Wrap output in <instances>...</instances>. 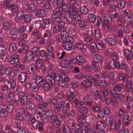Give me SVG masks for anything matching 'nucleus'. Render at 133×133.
<instances>
[{
    "instance_id": "nucleus-1",
    "label": "nucleus",
    "mask_w": 133,
    "mask_h": 133,
    "mask_svg": "<svg viewBox=\"0 0 133 133\" xmlns=\"http://www.w3.org/2000/svg\"><path fill=\"white\" fill-rule=\"evenodd\" d=\"M58 11V9L55 10L54 14L52 15V17L55 19L56 23L58 24V25L62 29L65 25V23L63 20L65 18L66 16L65 14H62L60 12H57Z\"/></svg>"
},
{
    "instance_id": "nucleus-2",
    "label": "nucleus",
    "mask_w": 133,
    "mask_h": 133,
    "mask_svg": "<svg viewBox=\"0 0 133 133\" xmlns=\"http://www.w3.org/2000/svg\"><path fill=\"white\" fill-rule=\"evenodd\" d=\"M104 122L107 125H110L111 129H115L116 132L120 130L121 123L119 121L117 122L113 121V118L111 116L108 117L104 121Z\"/></svg>"
},
{
    "instance_id": "nucleus-3",
    "label": "nucleus",
    "mask_w": 133,
    "mask_h": 133,
    "mask_svg": "<svg viewBox=\"0 0 133 133\" xmlns=\"http://www.w3.org/2000/svg\"><path fill=\"white\" fill-rule=\"evenodd\" d=\"M57 4L59 7L54 9L53 11V14H54V11L55 10L58 9L59 11L62 14H65L63 11L65 12H68L70 8L69 5L67 3L63 1V0H58L57 2Z\"/></svg>"
},
{
    "instance_id": "nucleus-4",
    "label": "nucleus",
    "mask_w": 133,
    "mask_h": 133,
    "mask_svg": "<svg viewBox=\"0 0 133 133\" xmlns=\"http://www.w3.org/2000/svg\"><path fill=\"white\" fill-rule=\"evenodd\" d=\"M48 75L46 78V81L48 84L51 85H54L55 83V81L54 77L55 78L56 80H58V75L55 74L54 72L52 70L48 71Z\"/></svg>"
},
{
    "instance_id": "nucleus-5",
    "label": "nucleus",
    "mask_w": 133,
    "mask_h": 133,
    "mask_svg": "<svg viewBox=\"0 0 133 133\" xmlns=\"http://www.w3.org/2000/svg\"><path fill=\"white\" fill-rule=\"evenodd\" d=\"M57 81H59V83L60 85L63 87H66L68 85L67 82L69 80V78L66 75H62L59 76L58 75Z\"/></svg>"
},
{
    "instance_id": "nucleus-6",
    "label": "nucleus",
    "mask_w": 133,
    "mask_h": 133,
    "mask_svg": "<svg viewBox=\"0 0 133 133\" xmlns=\"http://www.w3.org/2000/svg\"><path fill=\"white\" fill-rule=\"evenodd\" d=\"M70 41L63 42V48L65 50L68 51L71 50L72 47L71 42H73V39L70 40Z\"/></svg>"
},
{
    "instance_id": "nucleus-7",
    "label": "nucleus",
    "mask_w": 133,
    "mask_h": 133,
    "mask_svg": "<svg viewBox=\"0 0 133 133\" xmlns=\"http://www.w3.org/2000/svg\"><path fill=\"white\" fill-rule=\"evenodd\" d=\"M111 93L114 98L122 101L123 99L124 96L122 94L117 93L116 91L114 89L111 91Z\"/></svg>"
},
{
    "instance_id": "nucleus-8",
    "label": "nucleus",
    "mask_w": 133,
    "mask_h": 133,
    "mask_svg": "<svg viewBox=\"0 0 133 133\" xmlns=\"http://www.w3.org/2000/svg\"><path fill=\"white\" fill-rule=\"evenodd\" d=\"M103 20L102 23L103 26L105 25L110 26L111 25L112 20L110 17L106 16H103Z\"/></svg>"
},
{
    "instance_id": "nucleus-9",
    "label": "nucleus",
    "mask_w": 133,
    "mask_h": 133,
    "mask_svg": "<svg viewBox=\"0 0 133 133\" xmlns=\"http://www.w3.org/2000/svg\"><path fill=\"white\" fill-rule=\"evenodd\" d=\"M33 128L35 129H38L40 132H42L43 130V124L42 122H36L33 124Z\"/></svg>"
},
{
    "instance_id": "nucleus-10",
    "label": "nucleus",
    "mask_w": 133,
    "mask_h": 133,
    "mask_svg": "<svg viewBox=\"0 0 133 133\" xmlns=\"http://www.w3.org/2000/svg\"><path fill=\"white\" fill-rule=\"evenodd\" d=\"M8 61L11 64H14L18 62L19 61V59L17 55L15 54L9 58Z\"/></svg>"
},
{
    "instance_id": "nucleus-11",
    "label": "nucleus",
    "mask_w": 133,
    "mask_h": 133,
    "mask_svg": "<svg viewBox=\"0 0 133 133\" xmlns=\"http://www.w3.org/2000/svg\"><path fill=\"white\" fill-rule=\"evenodd\" d=\"M5 105L1 104L0 105V116L4 117L7 115V111Z\"/></svg>"
},
{
    "instance_id": "nucleus-12",
    "label": "nucleus",
    "mask_w": 133,
    "mask_h": 133,
    "mask_svg": "<svg viewBox=\"0 0 133 133\" xmlns=\"http://www.w3.org/2000/svg\"><path fill=\"white\" fill-rule=\"evenodd\" d=\"M63 39V42L70 41V40L73 39L72 38L69 36L68 33L65 31H62L60 33Z\"/></svg>"
},
{
    "instance_id": "nucleus-13",
    "label": "nucleus",
    "mask_w": 133,
    "mask_h": 133,
    "mask_svg": "<svg viewBox=\"0 0 133 133\" xmlns=\"http://www.w3.org/2000/svg\"><path fill=\"white\" fill-rule=\"evenodd\" d=\"M53 113L51 110H47L45 114V116L46 117L44 116V117L43 119V121L44 122L46 123L49 121L48 118L51 117L52 116Z\"/></svg>"
},
{
    "instance_id": "nucleus-14",
    "label": "nucleus",
    "mask_w": 133,
    "mask_h": 133,
    "mask_svg": "<svg viewBox=\"0 0 133 133\" xmlns=\"http://www.w3.org/2000/svg\"><path fill=\"white\" fill-rule=\"evenodd\" d=\"M36 16L38 17L42 18L45 16L44 11L43 9H39L37 10L35 13Z\"/></svg>"
},
{
    "instance_id": "nucleus-15",
    "label": "nucleus",
    "mask_w": 133,
    "mask_h": 133,
    "mask_svg": "<svg viewBox=\"0 0 133 133\" xmlns=\"http://www.w3.org/2000/svg\"><path fill=\"white\" fill-rule=\"evenodd\" d=\"M37 114L36 115L34 116L35 119L37 121H40L41 120H43V118L45 116V112H43H43H41L39 111H37Z\"/></svg>"
},
{
    "instance_id": "nucleus-16",
    "label": "nucleus",
    "mask_w": 133,
    "mask_h": 133,
    "mask_svg": "<svg viewBox=\"0 0 133 133\" xmlns=\"http://www.w3.org/2000/svg\"><path fill=\"white\" fill-rule=\"evenodd\" d=\"M76 108L79 111L80 113H83V102L82 101H79L76 102Z\"/></svg>"
},
{
    "instance_id": "nucleus-17",
    "label": "nucleus",
    "mask_w": 133,
    "mask_h": 133,
    "mask_svg": "<svg viewBox=\"0 0 133 133\" xmlns=\"http://www.w3.org/2000/svg\"><path fill=\"white\" fill-rule=\"evenodd\" d=\"M124 87V85L122 83H119L116 84L115 86L114 89L116 91H117L118 92H121L122 89Z\"/></svg>"
},
{
    "instance_id": "nucleus-18",
    "label": "nucleus",
    "mask_w": 133,
    "mask_h": 133,
    "mask_svg": "<svg viewBox=\"0 0 133 133\" xmlns=\"http://www.w3.org/2000/svg\"><path fill=\"white\" fill-rule=\"evenodd\" d=\"M132 119V116L128 115H125L124 119L123 121L125 123V124L126 125H128Z\"/></svg>"
},
{
    "instance_id": "nucleus-19",
    "label": "nucleus",
    "mask_w": 133,
    "mask_h": 133,
    "mask_svg": "<svg viewBox=\"0 0 133 133\" xmlns=\"http://www.w3.org/2000/svg\"><path fill=\"white\" fill-rule=\"evenodd\" d=\"M119 2H118L117 6L119 9L124 8L126 4L125 0H119Z\"/></svg>"
},
{
    "instance_id": "nucleus-20",
    "label": "nucleus",
    "mask_w": 133,
    "mask_h": 133,
    "mask_svg": "<svg viewBox=\"0 0 133 133\" xmlns=\"http://www.w3.org/2000/svg\"><path fill=\"white\" fill-rule=\"evenodd\" d=\"M131 51L128 49H125L124 51V54L126 58L129 60H131L132 58H131Z\"/></svg>"
},
{
    "instance_id": "nucleus-21",
    "label": "nucleus",
    "mask_w": 133,
    "mask_h": 133,
    "mask_svg": "<svg viewBox=\"0 0 133 133\" xmlns=\"http://www.w3.org/2000/svg\"><path fill=\"white\" fill-rule=\"evenodd\" d=\"M92 34H93V33L94 32V35L95 37L98 39H100L102 37V34L100 30H99L95 29L94 30V32L92 30Z\"/></svg>"
},
{
    "instance_id": "nucleus-22",
    "label": "nucleus",
    "mask_w": 133,
    "mask_h": 133,
    "mask_svg": "<svg viewBox=\"0 0 133 133\" xmlns=\"http://www.w3.org/2000/svg\"><path fill=\"white\" fill-rule=\"evenodd\" d=\"M27 6L29 11L31 13L34 12L36 8V6L33 4H28L27 5Z\"/></svg>"
},
{
    "instance_id": "nucleus-23",
    "label": "nucleus",
    "mask_w": 133,
    "mask_h": 133,
    "mask_svg": "<svg viewBox=\"0 0 133 133\" xmlns=\"http://www.w3.org/2000/svg\"><path fill=\"white\" fill-rule=\"evenodd\" d=\"M94 62H99L101 64L102 63L103 59L102 57L99 55H95L93 57Z\"/></svg>"
},
{
    "instance_id": "nucleus-24",
    "label": "nucleus",
    "mask_w": 133,
    "mask_h": 133,
    "mask_svg": "<svg viewBox=\"0 0 133 133\" xmlns=\"http://www.w3.org/2000/svg\"><path fill=\"white\" fill-rule=\"evenodd\" d=\"M11 68L9 67H7L5 69L2 70L1 72V75L2 76L4 74H8L12 72Z\"/></svg>"
},
{
    "instance_id": "nucleus-25",
    "label": "nucleus",
    "mask_w": 133,
    "mask_h": 133,
    "mask_svg": "<svg viewBox=\"0 0 133 133\" xmlns=\"http://www.w3.org/2000/svg\"><path fill=\"white\" fill-rule=\"evenodd\" d=\"M70 64V61L68 60L63 59L61 62V66L63 68H65L68 66Z\"/></svg>"
},
{
    "instance_id": "nucleus-26",
    "label": "nucleus",
    "mask_w": 133,
    "mask_h": 133,
    "mask_svg": "<svg viewBox=\"0 0 133 133\" xmlns=\"http://www.w3.org/2000/svg\"><path fill=\"white\" fill-rule=\"evenodd\" d=\"M26 74L24 72H21L19 77V79L22 82H25L26 79Z\"/></svg>"
},
{
    "instance_id": "nucleus-27",
    "label": "nucleus",
    "mask_w": 133,
    "mask_h": 133,
    "mask_svg": "<svg viewBox=\"0 0 133 133\" xmlns=\"http://www.w3.org/2000/svg\"><path fill=\"white\" fill-rule=\"evenodd\" d=\"M14 96V94L12 92H7L6 94V98L7 99L8 101L10 102L11 101Z\"/></svg>"
},
{
    "instance_id": "nucleus-28",
    "label": "nucleus",
    "mask_w": 133,
    "mask_h": 133,
    "mask_svg": "<svg viewBox=\"0 0 133 133\" xmlns=\"http://www.w3.org/2000/svg\"><path fill=\"white\" fill-rule=\"evenodd\" d=\"M56 117L54 115H52L50 117V121L51 122H54V125L56 127L59 126V122L57 121L56 120Z\"/></svg>"
},
{
    "instance_id": "nucleus-29",
    "label": "nucleus",
    "mask_w": 133,
    "mask_h": 133,
    "mask_svg": "<svg viewBox=\"0 0 133 133\" xmlns=\"http://www.w3.org/2000/svg\"><path fill=\"white\" fill-rule=\"evenodd\" d=\"M105 41L109 44L112 45H114L116 43V40L112 37H109L106 39Z\"/></svg>"
},
{
    "instance_id": "nucleus-30",
    "label": "nucleus",
    "mask_w": 133,
    "mask_h": 133,
    "mask_svg": "<svg viewBox=\"0 0 133 133\" xmlns=\"http://www.w3.org/2000/svg\"><path fill=\"white\" fill-rule=\"evenodd\" d=\"M76 100L74 96L68 95L66 96V100L71 103H73Z\"/></svg>"
},
{
    "instance_id": "nucleus-31",
    "label": "nucleus",
    "mask_w": 133,
    "mask_h": 133,
    "mask_svg": "<svg viewBox=\"0 0 133 133\" xmlns=\"http://www.w3.org/2000/svg\"><path fill=\"white\" fill-rule=\"evenodd\" d=\"M17 49V46L15 43H11L9 47V51L11 53H13L15 52Z\"/></svg>"
},
{
    "instance_id": "nucleus-32",
    "label": "nucleus",
    "mask_w": 133,
    "mask_h": 133,
    "mask_svg": "<svg viewBox=\"0 0 133 133\" xmlns=\"http://www.w3.org/2000/svg\"><path fill=\"white\" fill-rule=\"evenodd\" d=\"M89 20L92 23H94L95 22L96 17L95 15L92 14H90L88 16Z\"/></svg>"
},
{
    "instance_id": "nucleus-33",
    "label": "nucleus",
    "mask_w": 133,
    "mask_h": 133,
    "mask_svg": "<svg viewBox=\"0 0 133 133\" xmlns=\"http://www.w3.org/2000/svg\"><path fill=\"white\" fill-rule=\"evenodd\" d=\"M96 128L97 129H99L100 130H103L105 128V126L103 123L99 122H97L96 125Z\"/></svg>"
},
{
    "instance_id": "nucleus-34",
    "label": "nucleus",
    "mask_w": 133,
    "mask_h": 133,
    "mask_svg": "<svg viewBox=\"0 0 133 133\" xmlns=\"http://www.w3.org/2000/svg\"><path fill=\"white\" fill-rule=\"evenodd\" d=\"M63 131L65 133H75V131L74 129H72L70 130L67 126L63 128Z\"/></svg>"
},
{
    "instance_id": "nucleus-35",
    "label": "nucleus",
    "mask_w": 133,
    "mask_h": 133,
    "mask_svg": "<svg viewBox=\"0 0 133 133\" xmlns=\"http://www.w3.org/2000/svg\"><path fill=\"white\" fill-rule=\"evenodd\" d=\"M24 15L22 11H19L17 14L16 17V21H18V19L21 20L24 18Z\"/></svg>"
},
{
    "instance_id": "nucleus-36",
    "label": "nucleus",
    "mask_w": 133,
    "mask_h": 133,
    "mask_svg": "<svg viewBox=\"0 0 133 133\" xmlns=\"http://www.w3.org/2000/svg\"><path fill=\"white\" fill-rule=\"evenodd\" d=\"M91 84L87 80H84V89L87 90L88 88L91 86Z\"/></svg>"
},
{
    "instance_id": "nucleus-37",
    "label": "nucleus",
    "mask_w": 133,
    "mask_h": 133,
    "mask_svg": "<svg viewBox=\"0 0 133 133\" xmlns=\"http://www.w3.org/2000/svg\"><path fill=\"white\" fill-rule=\"evenodd\" d=\"M32 35L35 36V38L37 39H39L41 36L39 31L37 30H34L33 32Z\"/></svg>"
},
{
    "instance_id": "nucleus-38",
    "label": "nucleus",
    "mask_w": 133,
    "mask_h": 133,
    "mask_svg": "<svg viewBox=\"0 0 133 133\" xmlns=\"http://www.w3.org/2000/svg\"><path fill=\"white\" fill-rule=\"evenodd\" d=\"M10 8L11 9V11L12 12L15 13L18 12V8L14 4H11L10 6Z\"/></svg>"
},
{
    "instance_id": "nucleus-39",
    "label": "nucleus",
    "mask_w": 133,
    "mask_h": 133,
    "mask_svg": "<svg viewBox=\"0 0 133 133\" xmlns=\"http://www.w3.org/2000/svg\"><path fill=\"white\" fill-rule=\"evenodd\" d=\"M30 96L29 93L27 92L25 93L24 92H21L18 94V97L20 99H22L25 97H28Z\"/></svg>"
},
{
    "instance_id": "nucleus-40",
    "label": "nucleus",
    "mask_w": 133,
    "mask_h": 133,
    "mask_svg": "<svg viewBox=\"0 0 133 133\" xmlns=\"http://www.w3.org/2000/svg\"><path fill=\"white\" fill-rule=\"evenodd\" d=\"M10 34L11 35H17L19 34V30L17 28L12 29L10 32Z\"/></svg>"
},
{
    "instance_id": "nucleus-41",
    "label": "nucleus",
    "mask_w": 133,
    "mask_h": 133,
    "mask_svg": "<svg viewBox=\"0 0 133 133\" xmlns=\"http://www.w3.org/2000/svg\"><path fill=\"white\" fill-rule=\"evenodd\" d=\"M105 46V44L104 43H103L101 42H98L97 43V49L99 50H101L104 48Z\"/></svg>"
},
{
    "instance_id": "nucleus-42",
    "label": "nucleus",
    "mask_w": 133,
    "mask_h": 133,
    "mask_svg": "<svg viewBox=\"0 0 133 133\" xmlns=\"http://www.w3.org/2000/svg\"><path fill=\"white\" fill-rule=\"evenodd\" d=\"M107 83L103 79H101L99 81V85L103 88L106 87Z\"/></svg>"
},
{
    "instance_id": "nucleus-43",
    "label": "nucleus",
    "mask_w": 133,
    "mask_h": 133,
    "mask_svg": "<svg viewBox=\"0 0 133 133\" xmlns=\"http://www.w3.org/2000/svg\"><path fill=\"white\" fill-rule=\"evenodd\" d=\"M61 29H62L58 25H56L53 27V31L54 33L57 34L58 33Z\"/></svg>"
},
{
    "instance_id": "nucleus-44",
    "label": "nucleus",
    "mask_w": 133,
    "mask_h": 133,
    "mask_svg": "<svg viewBox=\"0 0 133 133\" xmlns=\"http://www.w3.org/2000/svg\"><path fill=\"white\" fill-rule=\"evenodd\" d=\"M12 0H4L2 6L4 8H6L9 6V3L11 2Z\"/></svg>"
},
{
    "instance_id": "nucleus-45",
    "label": "nucleus",
    "mask_w": 133,
    "mask_h": 133,
    "mask_svg": "<svg viewBox=\"0 0 133 133\" xmlns=\"http://www.w3.org/2000/svg\"><path fill=\"white\" fill-rule=\"evenodd\" d=\"M33 57H34V56L30 54L29 52L25 57L24 60L26 62L29 61L32 59Z\"/></svg>"
},
{
    "instance_id": "nucleus-46",
    "label": "nucleus",
    "mask_w": 133,
    "mask_h": 133,
    "mask_svg": "<svg viewBox=\"0 0 133 133\" xmlns=\"http://www.w3.org/2000/svg\"><path fill=\"white\" fill-rule=\"evenodd\" d=\"M33 57H34V56L30 54L29 52L25 57L24 60L26 62L29 61L32 59Z\"/></svg>"
},
{
    "instance_id": "nucleus-47",
    "label": "nucleus",
    "mask_w": 133,
    "mask_h": 133,
    "mask_svg": "<svg viewBox=\"0 0 133 133\" xmlns=\"http://www.w3.org/2000/svg\"><path fill=\"white\" fill-rule=\"evenodd\" d=\"M43 106L42 104L40 103H38L37 104V107L38 108L37 110V111L43 112H43H45L44 111L43 109Z\"/></svg>"
},
{
    "instance_id": "nucleus-48",
    "label": "nucleus",
    "mask_w": 133,
    "mask_h": 133,
    "mask_svg": "<svg viewBox=\"0 0 133 133\" xmlns=\"http://www.w3.org/2000/svg\"><path fill=\"white\" fill-rule=\"evenodd\" d=\"M129 17H130V18H131V16L130 17L129 16H128V19H127L126 21L127 22L126 23L131 28H133V21L132 20H129ZM126 22V21L125 22Z\"/></svg>"
},
{
    "instance_id": "nucleus-49",
    "label": "nucleus",
    "mask_w": 133,
    "mask_h": 133,
    "mask_svg": "<svg viewBox=\"0 0 133 133\" xmlns=\"http://www.w3.org/2000/svg\"><path fill=\"white\" fill-rule=\"evenodd\" d=\"M4 29L5 30H8L11 27V24L8 22H5L3 25Z\"/></svg>"
},
{
    "instance_id": "nucleus-50",
    "label": "nucleus",
    "mask_w": 133,
    "mask_h": 133,
    "mask_svg": "<svg viewBox=\"0 0 133 133\" xmlns=\"http://www.w3.org/2000/svg\"><path fill=\"white\" fill-rule=\"evenodd\" d=\"M75 47L76 48L82 50L83 48V43L82 42H78L75 44Z\"/></svg>"
},
{
    "instance_id": "nucleus-51",
    "label": "nucleus",
    "mask_w": 133,
    "mask_h": 133,
    "mask_svg": "<svg viewBox=\"0 0 133 133\" xmlns=\"http://www.w3.org/2000/svg\"><path fill=\"white\" fill-rule=\"evenodd\" d=\"M94 98L95 100H97L100 97V95L98 90H94Z\"/></svg>"
},
{
    "instance_id": "nucleus-52",
    "label": "nucleus",
    "mask_w": 133,
    "mask_h": 133,
    "mask_svg": "<svg viewBox=\"0 0 133 133\" xmlns=\"http://www.w3.org/2000/svg\"><path fill=\"white\" fill-rule=\"evenodd\" d=\"M38 52V48L37 47H35L33 48L31 52H29L30 54H31L33 56L36 55V54Z\"/></svg>"
},
{
    "instance_id": "nucleus-53",
    "label": "nucleus",
    "mask_w": 133,
    "mask_h": 133,
    "mask_svg": "<svg viewBox=\"0 0 133 133\" xmlns=\"http://www.w3.org/2000/svg\"><path fill=\"white\" fill-rule=\"evenodd\" d=\"M91 66L92 69L96 72H97L99 69V67L96 64L92 62Z\"/></svg>"
},
{
    "instance_id": "nucleus-54",
    "label": "nucleus",
    "mask_w": 133,
    "mask_h": 133,
    "mask_svg": "<svg viewBox=\"0 0 133 133\" xmlns=\"http://www.w3.org/2000/svg\"><path fill=\"white\" fill-rule=\"evenodd\" d=\"M7 81L8 84V85L10 88H14L16 85L15 82L14 80H11L10 82Z\"/></svg>"
},
{
    "instance_id": "nucleus-55",
    "label": "nucleus",
    "mask_w": 133,
    "mask_h": 133,
    "mask_svg": "<svg viewBox=\"0 0 133 133\" xmlns=\"http://www.w3.org/2000/svg\"><path fill=\"white\" fill-rule=\"evenodd\" d=\"M76 57L78 62V64L80 65H82L83 63V57L80 56H78Z\"/></svg>"
},
{
    "instance_id": "nucleus-56",
    "label": "nucleus",
    "mask_w": 133,
    "mask_h": 133,
    "mask_svg": "<svg viewBox=\"0 0 133 133\" xmlns=\"http://www.w3.org/2000/svg\"><path fill=\"white\" fill-rule=\"evenodd\" d=\"M78 12L77 10V8L76 7L72 8L71 11L69 12V14L71 15L75 16Z\"/></svg>"
},
{
    "instance_id": "nucleus-57",
    "label": "nucleus",
    "mask_w": 133,
    "mask_h": 133,
    "mask_svg": "<svg viewBox=\"0 0 133 133\" xmlns=\"http://www.w3.org/2000/svg\"><path fill=\"white\" fill-rule=\"evenodd\" d=\"M24 109L23 108H19L16 110V113L21 115H23L25 113Z\"/></svg>"
},
{
    "instance_id": "nucleus-58",
    "label": "nucleus",
    "mask_w": 133,
    "mask_h": 133,
    "mask_svg": "<svg viewBox=\"0 0 133 133\" xmlns=\"http://www.w3.org/2000/svg\"><path fill=\"white\" fill-rule=\"evenodd\" d=\"M37 121L33 118H29L28 121V123L29 124L31 125L33 127V124L37 122Z\"/></svg>"
},
{
    "instance_id": "nucleus-59",
    "label": "nucleus",
    "mask_w": 133,
    "mask_h": 133,
    "mask_svg": "<svg viewBox=\"0 0 133 133\" xmlns=\"http://www.w3.org/2000/svg\"><path fill=\"white\" fill-rule=\"evenodd\" d=\"M31 16L30 15L27 14L24 16V20L26 22H30L31 21Z\"/></svg>"
},
{
    "instance_id": "nucleus-60",
    "label": "nucleus",
    "mask_w": 133,
    "mask_h": 133,
    "mask_svg": "<svg viewBox=\"0 0 133 133\" xmlns=\"http://www.w3.org/2000/svg\"><path fill=\"white\" fill-rule=\"evenodd\" d=\"M6 107L7 112H10L13 110L14 107L12 104H10L8 105Z\"/></svg>"
},
{
    "instance_id": "nucleus-61",
    "label": "nucleus",
    "mask_w": 133,
    "mask_h": 133,
    "mask_svg": "<svg viewBox=\"0 0 133 133\" xmlns=\"http://www.w3.org/2000/svg\"><path fill=\"white\" fill-rule=\"evenodd\" d=\"M42 76H36L35 74H33L31 76V79L34 80H36V81L35 82H37L38 83V81L39 80V79H41Z\"/></svg>"
},
{
    "instance_id": "nucleus-62",
    "label": "nucleus",
    "mask_w": 133,
    "mask_h": 133,
    "mask_svg": "<svg viewBox=\"0 0 133 133\" xmlns=\"http://www.w3.org/2000/svg\"><path fill=\"white\" fill-rule=\"evenodd\" d=\"M26 108L32 110L35 107V104L32 103H30L26 105Z\"/></svg>"
},
{
    "instance_id": "nucleus-63",
    "label": "nucleus",
    "mask_w": 133,
    "mask_h": 133,
    "mask_svg": "<svg viewBox=\"0 0 133 133\" xmlns=\"http://www.w3.org/2000/svg\"><path fill=\"white\" fill-rule=\"evenodd\" d=\"M51 35L50 31L49 30H47L45 33L43 34V36L45 38H48L50 37Z\"/></svg>"
},
{
    "instance_id": "nucleus-64",
    "label": "nucleus",
    "mask_w": 133,
    "mask_h": 133,
    "mask_svg": "<svg viewBox=\"0 0 133 133\" xmlns=\"http://www.w3.org/2000/svg\"><path fill=\"white\" fill-rule=\"evenodd\" d=\"M36 63L37 67L38 68H40L43 66L44 64V62L41 59L36 62Z\"/></svg>"
}]
</instances>
